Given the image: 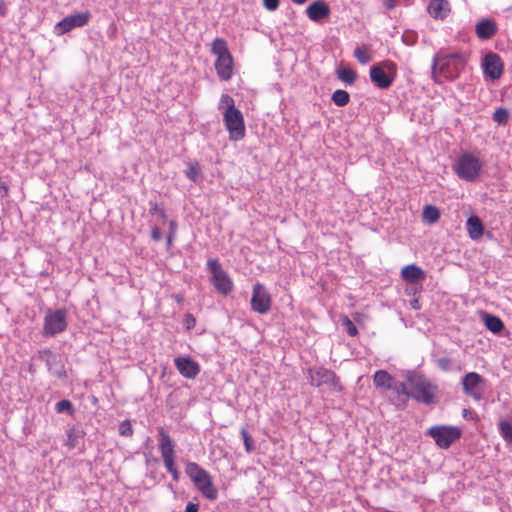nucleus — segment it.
Masks as SVG:
<instances>
[{
	"instance_id": "nucleus-1",
	"label": "nucleus",
	"mask_w": 512,
	"mask_h": 512,
	"mask_svg": "<svg viewBox=\"0 0 512 512\" xmlns=\"http://www.w3.org/2000/svg\"><path fill=\"white\" fill-rule=\"evenodd\" d=\"M467 62L466 53L442 48L433 57L431 79L436 84L452 82L459 78Z\"/></svg>"
},
{
	"instance_id": "nucleus-2",
	"label": "nucleus",
	"mask_w": 512,
	"mask_h": 512,
	"mask_svg": "<svg viewBox=\"0 0 512 512\" xmlns=\"http://www.w3.org/2000/svg\"><path fill=\"white\" fill-rule=\"evenodd\" d=\"M224 107L223 122L229 134L230 141H240L245 138L246 128L242 112L236 108L234 99L223 94L220 98V108Z\"/></svg>"
},
{
	"instance_id": "nucleus-3",
	"label": "nucleus",
	"mask_w": 512,
	"mask_h": 512,
	"mask_svg": "<svg viewBox=\"0 0 512 512\" xmlns=\"http://www.w3.org/2000/svg\"><path fill=\"white\" fill-rule=\"evenodd\" d=\"M408 385V397L427 405L435 402L438 387L425 376L415 373L408 375Z\"/></svg>"
},
{
	"instance_id": "nucleus-4",
	"label": "nucleus",
	"mask_w": 512,
	"mask_h": 512,
	"mask_svg": "<svg viewBox=\"0 0 512 512\" xmlns=\"http://www.w3.org/2000/svg\"><path fill=\"white\" fill-rule=\"evenodd\" d=\"M211 52L216 56L214 66L218 77L222 81H229L233 76L234 60L227 42L223 38H215L211 45Z\"/></svg>"
},
{
	"instance_id": "nucleus-5",
	"label": "nucleus",
	"mask_w": 512,
	"mask_h": 512,
	"mask_svg": "<svg viewBox=\"0 0 512 512\" xmlns=\"http://www.w3.org/2000/svg\"><path fill=\"white\" fill-rule=\"evenodd\" d=\"M185 472L201 494L209 499L216 500L218 490L212 482L210 474L195 462H187Z\"/></svg>"
},
{
	"instance_id": "nucleus-6",
	"label": "nucleus",
	"mask_w": 512,
	"mask_h": 512,
	"mask_svg": "<svg viewBox=\"0 0 512 512\" xmlns=\"http://www.w3.org/2000/svg\"><path fill=\"white\" fill-rule=\"evenodd\" d=\"M158 448L166 470L171 474L173 480L178 482L180 473L175 460V442L163 427L157 428Z\"/></svg>"
},
{
	"instance_id": "nucleus-7",
	"label": "nucleus",
	"mask_w": 512,
	"mask_h": 512,
	"mask_svg": "<svg viewBox=\"0 0 512 512\" xmlns=\"http://www.w3.org/2000/svg\"><path fill=\"white\" fill-rule=\"evenodd\" d=\"M483 168L482 160L472 153H463L457 159L453 170L461 179L468 182L475 181L481 174Z\"/></svg>"
},
{
	"instance_id": "nucleus-8",
	"label": "nucleus",
	"mask_w": 512,
	"mask_h": 512,
	"mask_svg": "<svg viewBox=\"0 0 512 512\" xmlns=\"http://www.w3.org/2000/svg\"><path fill=\"white\" fill-rule=\"evenodd\" d=\"M397 76V66L391 60H384L370 68V79L380 89L389 88Z\"/></svg>"
},
{
	"instance_id": "nucleus-9",
	"label": "nucleus",
	"mask_w": 512,
	"mask_h": 512,
	"mask_svg": "<svg viewBox=\"0 0 512 512\" xmlns=\"http://www.w3.org/2000/svg\"><path fill=\"white\" fill-rule=\"evenodd\" d=\"M207 267L211 273V283L216 291L224 296L230 294L234 284L228 273L221 267L217 259H209Z\"/></svg>"
},
{
	"instance_id": "nucleus-10",
	"label": "nucleus",
	"mask_w": 512,
	"mask_h": 512,
	"mask_svg": "<svg viewBox=\"0 0 512 512\" xmlns=\"http://www.w3.org/2000/svg\"><path fill=\"white\" fill-rule=\"evenodd\" d=\"M429 435L441 449H448L454 442L459 440L462 430L457 426L436 425L428 429Z\"/></svg>"
},
{
	"instance_id": "nucleus-11",
	"label": "nucleus",
	"mask_w": 512,
	"mask_h": 512,
	"mask_svg": "<svg viewBox=\"0 0 512 512\" xmlns=\"http://www.w3.org/2000/svg\"><path fill=\"white\" fill-rule=\"evenodd\" d=\"M310 384L314 387H320L323 384H328L334 391H342V385L337 375L326 368L320 367L317 369L308 370Z\"/></svg>"
},
{
	"instance_id": "nucleus-12",
	"label": "nucleus",
	"mask_w": 512,
	"mask_h": 512,
	"mask_svg": "<svg viewBox=\"0 0 512 512\" xmlns=\"http://www.w3.org/2000/svg\"><path fill=\"white\" fill-rule=\"evenodd\" d=\"M67 328L66 313L58 309L49 311L44 317L43 335L52 337L63 332Z\"/></svg>"
},
{
	"instance_id": "nucleus-13",
	"label": "nucleus",
	"mask_w": 512,
	"mask_h": 512,
	"mask_svg": "<svg viewBox=\"0 0 512 512\" xmlns=\"http://www.w3.org/2000/svg\"><path fill=\"white\" fill-rule=\"evenodd\" d=\"M251 309L261 315L267 314L271 310L272 297L261 283H256L253 286L251 297Z\"/></svg>"
},
{
	"instance_id": "nucleus-14",
	"label": "nucleus",
	"mask_w": 512,
	"mask_h": 512,
	"mask_svg": "<svg viewBox=\"0 0 512 512\" xmlns=\"http://www.w3.org/2000/svg\"><path fill=\"white\" fill-rule=\"evenodd\" d=\"M91 18L89 11L69 15L56 24L55 30L58 35L68 33L73 28L85 26Z\"/></svg>"
},
{
	"instance_id": "nucleus-15",
	"label": "nucleus",
	"mask_w": 512,
	"mask_h": 512,
	"mask_svg": "<svg viewBox=\"0 0 512 512\" xmlns=\"http://www.w3.org/2000/svg\"><path fill=\"white\" fill-rule=\"evenodd\" d=\"M482 68L486 78L497 80L503 74L504 65L498 54L490 52L483 58Z\"/></svg>"
},
{
	"instance_id": "nucleus-16",
	"label": "nucleus",
	"mask_w": 512,
	"mask_h": 512,
	"mask_svg": "<svg viewBox=\"0 0 512 512\" xmlns=\"http://www.w3.org/2000/svg\"><path fill=\"white\" fill-rule=\"evenodd\" d=\"M484 382L483 377L476 372L467 373L462 379V387L465 394L475 400L482 399V390L479 385Z\"/></svg>"
},
{
	"instance_id": "nucleus-17",
	"label": "nucleus",
	"mask_w": 512,
	"mask_h": 512,
	"mask_svg": "<svg viewBox=\"0 0 512 512\" xmlns=\"http://www.w3.org/2000/svg\"><path fill=\"white\" fill-rule=\"evenodd\" d=\"M175 367L178 372L187 379H194L200 373L199 364L191 357H176L174 359Z\"/></svg>"
},
{
	"instance_id": "nucleus-18",
	"label": "nucleus",
	"mask_w": 512,
	"mask_h": 512,
	"mask_svg": "<svg viewBox=\"0 0 512 512\" xmlns=\"http://www.w3.org/2000/svg\"><path fill=\"white\" fill-rule=\"evenodd\" d=\"M330 12V7L324 0H316L306 8L307 17L314 22L328 17Z\"/></svg>"
},
{
	"instance_id": "nucleus-19",
	"label": "nucleus",
	"mask_w": 512,
	"mask_h": 512,
	"mask_svg": "<svg viewBox=\"0 0 512 512\" xmlns=\"http://www.w3.org/2000/svg\"><path fill=\"white\" fill-rule=\"evenodd\" d=\"M451 12L448 0H431L428 5V13L435 19H444Z\"/></svg>"
},
{
	"instance_id": "nucleus-20",
	"label": "nucleus",
	"mask_w": 512,
	"mask_h": 512,
	"mask_svg": "<svg viewBox=\"0 0 512 512\" xmlns=\"http://www.w3.org/2000/svg\"><path fill=\"white\" fill-rule=\"evenodd\" d=\"M475 33L481 40L490 39L497 33V24L494 20H482L477 23Z\"/></svg>"
},
{
	"instance_id": "nucleus-21",
	"label": "nucleus",
	"mask_w": 512,
	"mask_h": 512,
	"mask_svg": "<svg viewBox=\"0 0 512 512\" xmlns=\"http://www.w3.org/2000/svg\"><path fill=\"white\" fill-rule=\"evenodd\" d=\"M401 277L406 282H416L425 279L424 270L416 264H409L402 268Z\"/></svg>"
},
{
	"instance_id": "nucleus-22",
	"label": "nucleus",
	"mask_w": 512,
	"mask_h": 512,
	"mask_svg": "<svg viewBox=\"0 0 512 512\" xmlns=\"http://www.w3.org/2000/svg\"><path fill=\"white\" fill-rule=\"evenodd\" d=\"M393 377L385 370H377L373 375L376 389L386 392L392 388Z\"/></svg>"
},
{
	"instance_id": "nucleus-23",
	"label": "nucleus",
	"mask_w": 512,
	"mask_h": 512,
	"mask_svg": "<svg viewBox=\"0 0 512 512\" xmlns=\"http://www.w3.org/2000/svg\"><path fill=\"white\" fill-rule=\"evenodd\" d=\"M467 232L472 240H478L484 233L483 224L478 216H471L467 220Z\"/></svg>"
},
{
	"instance_id": "nucleus-24",
	"label": "nucleus",
	"mask_w": 512,
	"mask_h": 512,
	"mask_svg": "<svg viewBox=\"0 0 512 512\" xmlns=\"http://www.w3.org/2000/svg\"><path fill=\"white\" fill-rule=\"evenodd\" d=\"M486 328L492 333H499L504 328L503 321L494 315L487 314L484 318Z\"/></svg>"
},
{
	"instance_id": "nucleus-25",
	"label": "nucleus",
	"mask_w": 512,
	"mask_h": 512,
	"mask_svg": "<svg viewBox=\"0 0 512 512\" xmlns=\"http://www.w3.org/2000/svg\"><path fill=\"white\" fill-rule=\"evenodd\" d=\"M423 220L429 224L436 223L440 218V211L436 206L426 205L423 208Z\"/></svg>"
},
{
	"instance_id": "nucleus-26",
	"label": "nucleus",
	"mask_w": 512,
	"mask_h": 512,
	"mask_svg": "<svg viewBox=\"0 0 512 512\" xmlns=\"http://www.w3.org/2000/svg\"><path fill=\"white\" fill-rule=\"evenodd\" d=\"M337 76L338 78L349 85H352L357 80V73L352 68H341L337 70Z\"/></svg>"
},
{
	"instance_id": "nucleus-27",
	"label": "nucleus",
	"mask_w": 512,
	"mask_h": 512,
	"mask_svg": "<svg viewBox=\"0 0 512 512\" xmlns=\"http://www.w3.org/2000/svg\"><path fill=\"white\" fill-rule=\"evenodd\" d=\"M331 99L335 105L343 107L349 103L350 95L347 91L338 89L333 92Z\"/></svg>"
},
{
	"instance_id": "nucleus-28",
	"label": "nucleus",
	"mask_w": 512,
	"mask_h": 512,
	"mask_svg": "<svg viewBox=\"0 0 512 512\" xmlns=\"http://www.w3.org/2000/svg\"><path fill=\"white\" fill-rule=\"evenodd\" d=\"M200 166L197 161L189 162L187 165V169L185 170V175L188 179L193 182L198 181L200 177Z\"/></svg>"
},
{
	"instance_id": "nucleus-29",
	"label": "nucleus",
	"mask_w": 512,
	"mask_h": 512,
	"mask_svg": "<svg viewBox=\"0 0 512 512\" xmlns=\"http://www.w3.org/2000/svg\"><path fill=\"white\" fill-rule=\"evenodd\" d=\"M499 432L502 438L509 444L512 443V425L507 421L499 423Z\"/></svg>"
},
{
	"instance_id": "nucleus-30",
	"label": "nucleus",
	"mask_w": 512,
	"mask_h": 512,
	"mask_svg": "<svg viewBox=\"0 0 512 512\" xmlns=\"http://www.w3.org/2000/svg\"><path fill=\"white\" fill-rule=\"evenodd\" d=\"M354 56L361 64H367L371 61V55L368 49L364 46L357 47L354 50Z\"/></svg>"
},
{
	"instance_id": "nucleus-31",
	"label": "nucleus",
	"mask_w": 512,
	"mask_h": 512,
	"mask_svg": "<svg viewBox=\"0 0 512 512\" xmlns=\"http://www.w3.org/2000/svg\"><path fill=\"white\" fill-rule=\"evenodd\" d=\"M493 120L500 125H506L509 120V112L506 108H497L493 113Z\"/></svg>"
},
{
	"instance_id": "nucleus-32",
	"label": "nucleus",
	"mask_w": 512,
	"mask_h": 512,
	"mask_svg": "<svg viewBox=\"0 0 512 512\" xmlns=\"http://www.w3.org/2000/svg\"><path fill=\"white\" fill-rule=\"evenodd\" d=\"M55 410L57 413H68L70 415L74 414L73 404L70 400L64 399L56 403Z\"/></svg>"
},
{
	"instance_id": "nucleus-33",
	"label": "nucleus",
	"mask_w": 512,
	"mask_h": 512,
	"mask_svg": "<svg viewBox=\"0 0 512 512\" xmlns=\"http://www.w3.org/2000/svg\"><path fill=\"white\" fill-rule=\"evenodd\" d=\"M240 433H241V436L243 439V443H244L246 452L247 453L252 452V450L254 449V442H253L251 435L248 433L246 428H242Z\"/></svg>"
},
{
	"instance_id": "nucleus-34",
	"label": "nucleus",
	"mask_w": 512,
	"mask_h": 512,
	"mask_svg": "<svg viewBox=\"0 0 512 512\" xmlns=\"http://www.w3.org/2000/svg\"><path fill=\"white\" fill-rule=\"evenodd\" d=\"M133 427L129 420H124L119 425V434L124 437H130L133 435Z\"/></svg>"
},
{
	"instance_id": "nucleus-35",
	"label": "nucleus",
	"mask_w": 512,
	"mask_h": 512,
	"mask_svg": "<svg viewBox=\"0 0 512 512\" xmlns=\"http://www.w3.org/2000/svg\"><path fill=\"white\" fill-rule=\"evenodd\" d=\"M150 213L152 215H158L160 219L166 221L167 215L163 207H161L157 202H150Z\"/></svg>"
},
{
	"instance_id": "nucleus-36",
	"label": "nucleus",
	"mask_w": 512,
	"mask_h": 512,
	"mask_svg": "<svg viewBox=\"0 0 512 512\" xmlns=\"http://www.w3.org/2000/svg\"><path fill=\"white\" fill-rule=\"evenodd\" d=\"M343 325L345 326L346 332L348 333V335L356 336L358 334L357 327L354 325V323L348 317H344Z\"/></svg>"
},
{
	"instance_id": "nucleus-37",
	"label": "nucleus",
	"mask_w": 512,
	"mask_h": 512,
	"mask_svg": "<svg viewBox=\"0 0 512 512\" xmlns=\"http://www.w3.org/2000/svg\"><path fill=\"white\" fill-rule=\"evenodd\" d=\"M451 359L449 357H441L437 360V366L442 371H449L451 369Z\"/></svg>"
},
{
	"instance_id": "nucleus-38",
	"label": "nucleus",
	"mask_w": 512,
	"mask_h": 512,
	"mask_svg": "<svg viewBox=\"0 0 512 512\" xmlns=\"http://www.w3.org/2000/svg\"><path fill=\"white\" fill-rule=\"evenodd\" d=\"M263 5L268 11H275L280 5V0H263Z\"/></svg>"
},
{
	"instance_id": "nucleus-39",
	"label": "nucleus",
	"mask_w": 512,
	"mask_h": 512,
	"mask_svg": "<svg viewBox=\"0 0 512 512\" xmlns=\"http://www.w3.org/2000/svg\"><path fill=\"white\" fill-rule=\"evenodd\" d=\"M184 322H185L186 328L189 330L195 326L196 320L191 314H186Z\"/></svg>"
},
{
	"instance_id": "nucleus-40",
	"label": "nucleus",
	"mask_w": 512,
	"mask_h": 512,
	"mask_svg": "<svg viewBox=\"0 0 512 512\" xmlns=\"http://www.w3.org/2000/svg\"><path fill=\"white\" fill-rule=\"evenodd\" d=\"M151 237L156 242H158L162 239V232L159 227L155 226L152 228Z\"/></svg>"
},
{
	"instance_id": "nucleus-41",
	"label": "nucleus",
	"mask_w": 512,
	"mask_h": 512,
	"mask_svg": "<svg viewBox=\"0 0 512 512\" xmlns=\"http://www.w3.org/2000/svg\"><path fill=\"white\" fill-rule=\"evenodd\" d=\"M199 505L197 503L189 502L186 505L185 512H198Z\"/></svg>"
},
{
	"instance_id": "nucleus-42",
	"label": "nucleus",
	"mask_w": 512,
	"mask_h": 512,
	"mask_svg": "<svg viewBox=\"0 0 512 512\" xmlns=\"http://www.w3.org/2000/svg\"><path fill=\"white\" fill-rule=\"evenodd\" d=\"M396 1H397V0H385V1H384V6H385L388 10H393V9L396 7Z\"/></svg>"
},
{
	"instance_id": "nucleus-43",
	"label": "nucleus",
	"mask_w": 512,
	"mask_h": 512,
	"mask_svg": "<svg viewBox=\"0 0 512 512\" xmlns=\"http://www.w3.org/2000/svg\"><path fill=\"white\" fill-rule=\"evenodd\" d=\"M177 223L175 221L169 222V234L176 235Z\"/></svg>"
},
{
	"instance_id": "nucleus-44",
	"label": "nucleus",
	"mask_w": 512,
	"mask_h": 512,
	"mask_svg": "<svg viewBox=\"0 0 512 512\" xmlns=\"http://www.w3.org/2000/svg\"><path fill=\"white\" fill-rule=\"evenodd\" d=\"M411 307L414 310H419L421 308L420 300L419 298H415L410 302Z\"/></svg>"
},
{
	"instance_id": "nucleus-45",
	"label": "nucleus",
	"mask_w": 512,
	"mask_h": 512,
	"mask_svg": "<svg viewBox=\"0 0 512 512\" xmlns=\"http://www.w3.org/2000/svg\"><path fill=\"white\" fill-rule=\"evenodd\" d=\"M401 392L408 396L409 393V385L408 382L406 384H401Z\"/></svg>"
},
{
	"instance_id": "nucleus-46",
	"label": "nucleus",
	"mask_w": 512,
	"mask_h": 512,
	"mask_svg": "<svg viewBox=\"0 0 512 512\" xmlns=\"http://www.w3.org/2000/svg\"><path fill=\"white\" fill-rule=\"evenodd\" d=\"M6 14V5L3 1H0V16H5Z\"/></svg>"
},
{
	"instance_id": "nucleus-47",
	"label": "nucleus",
	"mask_w": 512,
	"mask_h": 512,
	"mask_svg": "<svg viewBox=\"0 0 512 512\" xmlns=\"http://www.w3.org/2000/svg\"><path fill=\"white\" fill-rule=\"evenodd\" d=\"M175 235H172V234H169L168 233V236H167V246L170 247L171 244H172V241L174 239Z\"/></svg>"
},
{
	"instance_id": "nucleus-48",
	"label": "nucleus",
	"mask_w": 512,
	"mask_h": 512,
	"mask_svg": "<svg viewBox=\"0 0 512 512\" xmlns=\"http://www.w3.org/2000/svg\"><path fill=\"white\" fill-rule=\"evenodd\" d=\"M293 3L297 4V5H302L304 4L305 2H307L308 0H291Z\"/></svg>"
},
{
	"instance_id": "nucleus-49",
	"label": "nucleus",
	"mask_w": 512,
	"mask_h": 512,
	"mask_svg": "<svg viewBox=\"0 0 512 512\" xmlns=\"http://www.w3.org/2000/svg\"><path fill=\"white\" fill-rule=\"evenodd\" d=\"M44 353H46V354H49V355H50V354H51V351L46 350V351H44Z\"/></svg>"
}]
</instances>
